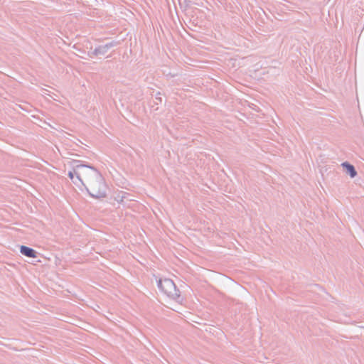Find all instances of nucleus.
Listing matches in <instances>:
<instances>
[{
    "label": "nucleus",
    "mask_w": 364,
    "mask_h": 364,
    "mask_svg": "<svg viewBox=\"0 0 364 364\" xmlns=\"http://www.w3.org/2000/svg\"><path fill=\"white\" fill-rule=\"evenodd\" d=\"M73 183L79 188L84 187L93 197L105 196L106 184L100 173L92 167L80 165L68 173Z\"/></svg>",
    "instance_id": "obj_1"
},
{
    "label": "nucleus",
    "mask_w": 364,
    "mask_h": 364,
    "mask_svg": "<svg viewBox=\"0 0 364 364\" xmlns=\"http://www.w3.org/2000/svg\"><path fill=\"white\" fill-rule=\"evenodd\" d=\"M159 289L171 300H178L180 298V291L171 279H159L158 283Z\"/></svg>",
    "instance_id": "obj_2"
},
{
    "label": "nucleus",
    "mask_w": 364,
    "mask_h": 364,
    "mask_svg": "<svg viewBox=\"0 0 364 364\" xmlns=\"http://www.w3.org/2000/svg\"><path fill=\"white\" fill-rule=\"evenodd\" d=\"M20 252L21 254H23V255H25L28 257H31V258L36 257V251L28 247L23 246V245L21 246Z\"/></svg>",
    "instance_id": "obj_3"
},
{
    "label": "nucleus",
    "mask_w": 364,
    "mask_h": 364,
    "mask_svg": "<svg viewBox=\"0 0 364 364\" xmlns=\"http://www.w3.org/2000/svg\"><path fill=\"white\" fill-rule=\"evenodd\" d=\"M343 166L346 168L347 173H348L352 178L355 176L356 171L352 165L344 163L343 164Z\"/></svg>",
    "instance_id": "obj_4"
}]
</instances>
